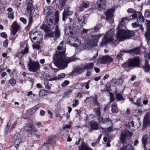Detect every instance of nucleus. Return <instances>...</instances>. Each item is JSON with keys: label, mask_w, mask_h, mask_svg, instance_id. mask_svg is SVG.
<instances>
[{"label": "nucleus", "mask_w": 150, "mask_h": 150, "mask_svg": "<svg viewBox=\"0 0 150 150\" xmlns=\"http://www.w3.org/2000/svg\"><path fill=\"white\" fill-rule=\"evenodd\" d=\"M65 76V74L64 73H62L59 74L57 76L58 79H60L62 78H64Z\"/></svg>", "instance_id": "4d7b16f0"}, {"label": "nucleus", "mask_w": 150, "mask_h": 150, "mask_svg": "<svg viewBox=\"0 0 150 150\" xmlns=\"http://www.w3.org/2000/svg\"><path fill=\"white\" fill-rule=\"evenodd\" d=\"M43 146L46 148L47 150H51L52 149V146L51 143H44Z\"/></svg>", "instance_id": "e433bc0d"}, {"label": "nucleus", "mask_w": 150, "mask_h": 150, "mask_svg": "<svg viewBox=\"0 0 150 150\" xmlns=\"http://www.w3.org/2000/svg\"><path fill=\"white\" fill-rule=\"evenodd\" d=\"M59 5L62 8H63L65 5V2L64 0H59Z\"/></svg>", "instance_id": "603ef678"}, {"label": "nucleus", "mask_w": 150, "mask_h": 150, "mask_svg": "<svg viewBox=\"0 0 150 150\" xmlns=\"http://www.w3.org/2000/svg\"><path fill=\"white\" fill-rule=\"evenodd\" d=\"M48 83V81H45L44 82L46 88L50 90L51 88V86L49 85Z\"/></svg>", "instance_id": "de8ad7c7"}, {"label": "nucleus", "mask_w": 150, "mask_h": 150, "mask_svg": "<svg viewBox=\"0 0 150 150\" xmlns=\"http://www.w3.org/2000/svg\"><path fill=\"white\" fill-rule=\"evenodd\" d=\"M100 121L103 123H105L107 122L110 121V119L109 118H103L102 117L100 118Z\"/></svg>", "instance_id": "c03bdc74"}, {"label": "nucleus", "mask_w": 150, "mask_h": 150, "mask_svg": "<svg viewBox=\"0 0 150 150\" xmlns=\"http://www.w3.org/2000/svg\"><path fill=\"white\" fill-rule=\"evenodd\" d=\"M54 139L52 137H49L48 139L49 142L51 143L52 142H54Z\"/></svg>", "instance_id": "338daca9"}, {"label": "nucleus", "mask_w": 150, "mask_h": 150, "mask_svg": "<svg viewBox=\"0 0 150 150\" xmlns=\"http://www.w3.org/2000/svg\"><path fill=\"white\" fill-rule=\"evenodd\" d=\"M113 59L112 57L108 55L103 56L102 57L99 58L98 62L103 64H105L112 62Z\"/></svg>", "instance_id": "f8f14e48"}, {"label": "nucleus", "mask_w": 150, "mask_h": 150, "mask_svg": "<svg viewBox=\"0 0 150 150\" xmlns=\"http://www.w3.org/2000/svg\"><path fill=\"white\" fill-rule=\"evenodd\" d=\"M72 124V122H69V124L66 125L64 127V129L66 128L69 129L71 127V125Z\"/></svg>", "instance_id": "e2e57ef3"}, {"label": "nucleus", "mask_w": 150, "mask_h": 150, "mask_svg": "<svg viewBox=\"0 0 150 150\" xmlns=\"http://www.w3.org/2000/svg\"><path fill=\"white\" fill-rule=\"evenodd\" d=\"M139 52L140 49L139 48H137L129 51V53L132 56L139 54Z\"/></svg>", "instance_id": "a878e982"}, {"label": "nucleus", "mask_w": 150, "mask_h": 150, "mask_svg": "<svg viewBox=\"0 0 150 150\" xmlns=\"http://www.w3.org/2000/svg\"><path fill=\"white\" fill-rule=\"evenodd\" d=\"M38 32H35L33 33V35H31L30 36V38L34 44L33 45V49H36L39 50L40 48V45L42 42V40L38 36H35Z\"/></svg>", "instance_id": "423d86ee"}, {"label": "nucleus", "mask_w": 150, "mask_h": 150, "mask_svg": "<svg viewBox=\"0 0 150 150\" xmlns=\"http://www.w3.org/2000/svg\"><path fill=\"white\" fill-rule=\"evenodd\" d=\"M72 12L69 11L68 8H65L62 13L63 21H65L67 16L71 15L72 14Z\"/></svg>", "instance_id": "6ab92c4d"}, {"label": "nucleus", "mask_w": 150, "mask_h": 150, "mask_svg": "<svg viewBox=\"0 0 150 150\" xmlns=\"http://www.w3.org/2000/svg\"><path fill=\"white\" fill-rule=\"evenodd\" d=\"M110 102H112L115 99V98L114 97V96L112 93H110Z\"/></svg>", "instance_id": "680f3d73"}, {"label": "nucleus", "mask_w": 150, "mask_h": 150, "mask_svg": "<svg viewBox=\"0 0 150 150\" xmlns=\"http://www.w3.org/2000/svg\"><path fill=\"white\" fill-rule=\"evenodd\" d=\"M111 81L112 83L117 85L121 84L123 82L122 79H112Z\"/></svg>", "instance_id": "2f4dec72"}, {"label": "nucleus", "mask_w": 150, "mask_h": 150, "mask_svg": "<svg viewBox=\"0 0 150 150\" xmlns=\"http://www.w3.org/2000/svg\"><path fill=\"white\" fill-rule=\"evenodd\" d=\"M1 36L4 38H7V35L5 32H2L1 34Z\"/></svg>", "instance_id": "bf43d9fd"}, {"label": "nucleus", "mask_w": 150, "mask_h": 150, "mask_svg": "<svg viewBox=\"0 0 150 150\" xmlns=\"http://www.w3.org/2000/svg\"><path fill=\"white\" fill-rule=\"evenodd\" d=\"M47 90H42L39 92V95L40 96H43L45 95V93L47 91Z\"/></svg>", "instance_id": "09e8293b"}, {"label": "nucleus", "mask_w": 150, "mask_h": 150, "mask_svg": "<svg viewBox=\"0 0 150 150\" xmlns=\"http://www.w3.org/2000/svg\"><path fill=\"white\" fill-rule=\"evenodd\" d=\"M141 121L138 119L134 121L129 120L127 125L128 127L130 130L134 131L139 128L141 125Z\"/></svg>", "instance_id": "0eeeda50"}, {"label": "nucleus", "mask_w": 150, "mask_h": 150, "mask_svg": "<svg viewBox=\"0 0 150 150\" xmlns=\"http://www.w3.org/2000/svg\"><path fill=\"white\" fill-rule=\"evenodd\" d=\"M127 12L128 13H132V14L131 15V16H131V18H132V15H133L134 13H137V12L136 11H134V10L132 9V8H129L127 11Z\"/></svg>", "instance_id": "864d4df0"}, {"label": "nucleus", "mask_w": 150, "mask_h": 150, "mask_svg": "<svg viewBox=\"0 0 150 150\" xmlns=\"http://www.w3.org/2000/svg\"><path fill=\"white\" fill-rule=\"evenodd\" d=\"M8 17L9 18L13 19L14 18V14L13 12H8Z\"/></svg>", "instance_id": "5fc2aeb1"}, {"label": "nucleus", "mask_w": 150, "mask_h": 150, "mask_svg": "<svg viewBox=\"0 0 150 150\" xmlns=\"http://www.w3.org/2000/svg\"><path fill=\"white\" fill-rule=\"evenodd\" d=\"M115 96L117 100L120 101L124 99L123 98L121 94L116 93H115Z\"/></svg>", "instance_id": "a19ab883"}, {"label": "nucleus", "mask_w": 150, "mask_h": 150, "mask_svg": "<svg viewBox=\"0 0 150 150\" xmlns=\"http://www.w3.org/2000/svg\"><path fill=\"white\" fill-rule=\"evenodd\" d=\"M97 4L99 10L101 11L105 8V0H98Z\"/></svg>", "instance_id": "f3484780"}, {"label": "nucleus", "mask_w": 150, "mask_h": 150, "mask_svg": "<svg viewBox=\"0 0 150 150\" xmlns=\"http://www.w3.org/2000/svg\"><path fill=\"white\" fill-rule=\"evenodd\" d=\"M84 8H87L89 6V3L88 1H86V2H83L81 4Z\"/></svg>", "instance_id": "49530a36"}, {"label": "nucleus", "mask_w": 150, "mask_h": 150, "mask_svg": "<svg viewBox=\"0 0 150 150\" xmlns=\"http://www.w3.org/2000/svg\"><path fill=\"white\" fill-rule=\"evenodd\" d=\"M139 58H134L131 60H129L125 63L122 64V66L124 68H129L130 67L138 66L139 64Z\"/></svg>", "instance_id": "6e6552de"}, {"label": "nucleus", "mask_w": 150, "mask_h": 150, "mask_svg": "<svg viewBox=\"0 0 150 150\" xmlns=\"http://www.w3.org/2000/svg\"><path fill=\"white\" fill-rule=\"evenodd\" d=\"M81 43L80 41L78 39H76L74 41L73 46L75 47L80 46Z\"/></svg>", "instance_id": "4c0bfd02"}, {"label": "nucleus", "mask_w": 150, "mask_h": 150, "mask_svg": "<svg viewBox=\"0 0 150 150\" xmlns=\"http://www.w3.org/2000/svg\"><path fill=\"white\" fill-rule=\"evenodd\" d=\"M94 64L93 63H88L86 64L83 67L84 69L90 70L93 67Z\"/></svg>", "instance_id": "7c9ffc66"}, {"label": "nucleus", "mask_w": 150, "mask_h": 150, "mask_svg": "<svg viewBox=\"0 0 150 150\" xmlns=\"http://www.w3.org/2000/svg\"><path fill=\"white\" fill-rule=\"evenodd\" d=\"M79 24H80V27L82 28L83 24H85L87 21L85 19V17L84 16L79 17L78 18Z\"/></svg>", "instance_id": "4be33fe9"}, {"label": "nucleus", "mask_w": 150, "mask_h": 150, "mask_svg": "<svg viewBox=\"0 0 150 150\" xmlns=\"http://www.w3.org/2000/svg\"><path fill=\"white\" fill-rule=\"evenodd\" d=\"M126 52L125 51H121L120 52H119L117 56V57L118 59H120L122 57V52Z\"/></svg>", "instance_id": "13d9d810"}, {"label": "nucleus", "mask_w": 150, "mask_h": 150, "mask_svg": "<svg viewBox=\"0 0 150 150\" xmlns=\"http://www.w3.org/2000/svg\"><path fill=\"white\" fill-rule=\"evenodd\" d=\"M9 82L11 86H13L16 84V82L14 79L12 78L9 80Z\"/></svg>", "instance_id": "a18cd8bd"}, {"label": "nucleus", "mask_w": 150, "mask_h": 150, "mask_svg": "<svg viewBox=\"0 0 150 150\" xmlns=\"http://www.w3.org/2000/svg\"><path fill=\"white\" fill-rule=\"evenodd\" d=\"M20 45L21 47H24L25 49L22 50L21 52L24 54H28V45L27 44L26 42H20Z\"/></svg>", "instance_id": "dca6fc26"}, {"label": "nucleus", "mask_w": 150, "mask_h": 150, "mask_svg": "<svg viewBox=\"0 0 150 150\" xmlns=\"http://www.w3.org/2000/svg\"><path fill=\"white\" fill-rule=\"evenodd\" d=\"M21 21L23 23L25 24L26 23V19L24 18L21 17L20 18Z\"/></svg>", "instance_id": "69168bd1"}, {"label": "nucleus", "mask_w": 150, "mask_h": 150, "mask_svg": "<svg viewBox=\"0 0 150 150\" xmlns=\"http://www.w3.org/2000/svg\"><path fill=\"white\" fill-rule=\"evenodd\" d=\"M28 65L29 70L33 72H37L40 67L39 62H34L31 59H30Z\"/></svg>", "instance_id": "1a4fd4ad"}, {"label": "nucleus", "mask_w": 150, "mask_h": 150, "mask_svg": "<svg viewBox=\"0 0 150 150\" xmlns=\"http://www.w3.org/2000/svg\"><path fill=\"white\" fill-rule=\"evenodd\" d=\"M79 150H92L87 145L85 144H83L79 147Z\"/></svg>", "instance_id": "c756f323"}, {"label": "nucleus", "mask_w": 150, "mask_h": 150, "mask_svg": "<svg viewBox=\"0 0 150 150\" xmlns=\"http://www.w3.org/2000/svg\"><path fill=\"white\" fill-rule=\"evenodd\" d=\"M103 141L105 142H107L106 144V146L107 147H109L110 146V140L108 137H104L103 138Z\"/></svg>", "instance_id": "79ce46f5"}, {"label": "nucleus", "mask_w": 150, "mask_h": 150, "mask_svg": "<svg viewBox=\"0 0 150 150\" xmlns=\"http://www.w3.org/2000/svg\"><path fill=\"white\" fill-rule=\"evenodd\" d=\"M69 83V81L68 80H65L61 84L62 86L63 87H65Z\"/></svg>", "instance_id": "3c124183"}, {"label": "nucleus", "mask_w": 150, "mask_h": 150, "mask_svg": "<svg viewBox=\"0 0 150 150\" xmlns=\"http://www.w3.org/2000/svg\"><path fill=\"white\" fill-rule=\"evenodd\" d=\"M90 131L91 132L93 130H97L98 128V125L96 122L93 121L90 123Z\"/></svg>", "instance_id": "aec40b11"}, {"label": "nucleus", "mask_w": 150, "mask_h": 150, "mask_svg": "<svg viewBox=\"0 0 150 150\" xmlns=\"http://www.w3.org/2000/svg\"><path fill=\"white\" fill-rule=\"evenodd\" d=\"M22 142V141L21 138H18L15 140L14 145L16 149L18 147L19 145Z\"/></svg>", "instance_id": "ea45409f"}, {"label": "nucleus", "mask_w": 150, "mask_h": 150, "mask_svg": "<svg viewBox=\"0 0 150 150\" xmlns=\"http://www.w3.org/2000/svg\"><path fill=\"white\" fill-rule=\"evenodd\" d=\"M33 125L31 124H26L24 127V129L27 132H30L31 133L36 132H37V129L33 127Z\"/></svg>", "instance_id": "ddd939ff"}, {"label": "nucleus", "mask_w": 150, "mask_h": 150, "mask_svg": "<svg viewBox=\"0 0 150 150\" xmlns=\"http://www.w3.org/2000/svg\"><path fill=\"white\" fill-rule=\"evenodd\" d=\"M28 14L32 16L37 17L39 15V12L38 10V8L36 6L35 8H34L33 11L31 12V14Z\"/></svg>", "instance_id": "b1692460"}, {"label": "nucleus", "mask_w": 150, "mask_h": 150, "mask_svg": "<svg viewBox=\"0 0 150 150\" xmlns=\"http://www.w3.org/2000/svg\"><path fill=\"white\" fill-rule=\"evenodd\" d=\"M102 36V35H91L88 38V43L91 47L96 46L97 43L100 37Z\"/></svg>", "instance_id": "9d476101"}, {"label": "nucleus", "mask_w": 150, "mask_h": 150, "mask_svg": "<svg viewBox=\"0 0 150 150\" xmlns=\"http://www.w3.org/2000/svg\"><path fill=\"white\" fill-rule=\"evenodd\" d=\"M144 122L146 125L150 126V117L149 113H147L146 114L144 118Z\"/></svg>", "instance_id": "5701e85b"}, {"label": "nucleus", "mask_w": 150, "mask_h": 150, "mask_svg": "<svg viewBox=\"0 0 150 150\" xmlns=\"http://www.w3.org/2000/svg\"><path fill=\"white\" fill-rule=\"evenodd\" d=\"M141 100V98H139L137 100V103H134V104L135 105H136L138 107H140L142 105V104L139 102Z\"/></svg>", "instance_id": "6e6d98bb"}, {"label": "nucleus", "mask_w": 150, "mask_h": 150, "mask_svg": "<svg viewBox=\"0 0 150 150\" xmlns=\"http://www.w3.org/2000/svg\"><path fill=\"white\" fill-rule=\"evenodd\" d=\"M40 107V105H37L30 108L29 110L30 114L31 115L34 114Z\"/></svg>", "instance_id": "c85d7f7f"}, {"label": "nucleus", "mask_w": 150, "mask_h": 150, "mask_svg": "<svg viewBox=\"0 0 150 150\" xmlns=\"http://www.w3.org/2000/svg\"><path fill=\"white\" fill-rule=\"evenodd\" d=\"M65 48L61 46H58L57 50L53 55L52 62L57 67L64 69L67 67L68 64L74 61L75 59L72 57L67 58L65 55Z\"/></svg>", "instance_id": "f03ea898"}, {"label": "nucleus", "mask_w": 150, "mask_h": 150, "mask_svg": "<svg viewBox=\"0 0 150 150\" xmlns=\"http://www.w3.org/2000/svg\"><path fill=\"white\" fill-rule=\"evenodd\" d=\"M8 40L6 39V40L4 42L3 45V46L5 47H7L8 45Z\"/></svg>", "instance_id": "774afa93"}, {"label": "nucleus", "mask_w": 150, "mask_h": 150, "mask_svg": "<svg viewBox=\"0 0 150 150\" xmlns=\"http://www.w3.org/2000/svg\"><path fill=\"white\" fill-rule=\"evenodd\" d=\"M12 27L13 28L12 34L13 35H14L18 31L20 26L17 24L16 22L15 21L13 23Z\"/></svg>", "instance_id": "412c9836"}, {"label": "nucleus", "mask_w": 150, "mask_h": 150, "mask_svg": "<svg viewBox=\"0 0 150 150\" xmlns=\"http://www.w3.org/2000/svg\"><path fill=\"white\" fill-rule=\"evenodd\" d=\"M102 25L100 23L98 24L94 28L89 29H83V32L84 33H86L88 31H89L91 33H96L98 32L99 30L102 27Z\"/></svg>", "instance_id": "2eb2a0df"}, {"label": "nucleus", "mask_w": 150, "mask_h": 150, "mask_svg": "<svg viewBox=\"0 0 150 150\" xmlns=\"http://www.w3.org/2000/svg\"><path fill=\"white\" fill-rule=\"evenodd\" d=\"M84 69L83 67H81L80 66H78L77 67L75 68L72 73L74 72L80 74L84 71Z\"/></svg>", "instance_id": "bb28decb"}, {"label": "nucleus", "mask_w": 150, "mask_h": 150, "mask_svg": "<svg viewBox=\"0 0 150 150\" xmlns=\"http://www.w3.org/2000/svg\"><path fill=\"white\" fill-rule=\"evenodd\" d=\"M94 110L95 112V114L97 116L99 117L100 116L101 114L100 108H95Z\"/></svg>", "instance_id": "37998d69"}, {"label": "nucleus", "mask_w": 150, "mask_h": 150, "mask_svg": "<svg viewBox=\"0 0 150 150\" xmlns=\"http://www.w3.org/2000/svg\"><path fill=\"white\" fill-rule=\"evenodd\" d=\"M150 140V138L148 135L146 134L143 135L142 141L144 148L145 147L146 145L149 142Z\"/></svg>", "instance_id": "a211bd4d"}, {"label": "nucleus", "mask_w": 150, "mask_h": 150, "mask_svg": "<svg viewBox=\"0 0 150 150\" xmlns=\"http://www.w3.org/2000/svg\"><path fill=\"white\" fill-rule=\"evenodd\" d=\"M111 111L113 113H116L118 112V108H117V105L115 103H113L111 106Z\"/></svg>", "instance_id": "cd10ccee"}, {"label": "nucleus", "mask_w": 150, "mask_h": 150, "mask_svg": "<svg viewBox=\"0 0 150 150\" xmlns=\"http://www.w3.org/2000/svg\"><path fill=\"white\" fill-rule=\"evenodd\" d=\"M79 24L77 22L74 21L72 25V27L73 28V30L75 31H76L78 30H79L80 28H81L80 27V26H79L78 25Z\"/></svg>", "instance_id": "473e14b6"}, {"label": "nucleus", "mask_w": 150, "mask_h": 150, "mask_svg": "<svg viewBox=\"0 0 150 150\" xmlns=\"http://www.w3.org/2000/svg\"><path fill=\"white\" fill-rule=\"evenodd\" d=\"M35 7L33 6V4L31 3L28 2L27 4L26 10L28 14H31V12Z\"/></svg>", "instance_id": "393cba45"}, {"label": "nucleus", "mask_w": 150, "mask_h": 150, "mask_svg": "<svg viewBox=\"0 0 150 150\" xmlns=\"http://www.w3.org/2000/svg\"><path fill=\"white\" fill-rule=\"evenodd\" d=\"M73 29H71L70 26L67 27L65 29V33L67 34H72L73 33Z\"/></svg>", "instance_id": "c9c22d12"}, {"label": "nucleus", "mask_w": 150, "mask_h": 150, "mask_svg": "<svg viewBox=\"0 0 150 150\" xmlns=\"http://www.w3.org/2000/svg\"><path fill=\"white\" fill-rule=\"evenodd\" d=\"M33 22V16H30L29 17V21L28 25H31Z\"/></svg>", "instance_id": "052dcab7"}, {"label": "nucleus", "mask_w": 150, "mask_h": 150, "mask_svg": "<svg viewBox=\"0 0 150 150\" xmlns=\"http://www.w3.org/2000/svg\"><path fill=\"white\" fill-rule=\"evenodd\" d=\"M143 67L146 72H148L150 70V66L147 60L145 61V64L143 66Z\"/></svg>", "instance_id": "72a5a7b5"}, {"label": "nucleus", "mask_w": 150, "mask_h": 150, "mask_svg": "<svg viewBox=\"0 0 150 150\" xmlns=\"http://www.w3.org/2000/svg\"><path fill=\"white\" fill-rule=\"evenodd\" d=\"M55 36L57 38H59L60 36V31L59 29L58 26L57 25L55 27Z\"/></svg>", "instance_id": "f704fd0d"}, {"label": "nucleus", "mask_w": 150, "mask_h": 150, "mask_svg": "<svg viewBox=\"0 0 150 150\" xmlns=\"http://www.w3.org/2000/svg\"><path fill=\"white\" fill-rule=\"evenodd\" d=\"M101 129H102L103 133L104 134H107L109 132L112 131V128L111 127H109L106 128H101Z\"/></svg>", "instance_id": "58836bf2"}, {"label": "nucleus", "mask_w": 150, "mask_h": 150, "mask_svg": "<svg viewBox=\"0 0 150 150\" xmlns=\"http://www.w3.org/2000/svg\"><path fill=\"white\" fill-rule=\"evenodd\" d=\"M115 11V8H111L108 9L105 13L106 19L110 24L113 22V16Z\"/></svg>", "instance_id": "9b49d317"}, {"label": "nucleus", "mask_w": 150, "mask_h": 150, "mask_svg": "<svg viewBox=\"0 0 150 150\" xmlns=\"http://www.w3.org/2000/svg\"><path fill=\"white\" fill-rule=\"evenodd\" d=\"M147 26V32L145 33V36L147 40V43L150 45V21H146Z\"/></svg>", "instance_id": "4468645a"}, {"label": "nucleus", "mask_w": 150, "mask_h": 150, "mask_svg": "<svg viewBox=\"0 0 150 150\" xmlns=\"http://www.w3.org/2000/svg\"><path fill=\"white\" fill-rule=\"evenodd\" d=\"M132 25L133 28H134L139 27L140 25L138 23V22H135L132 23Z\"/></svg>", "instance_id": "8fccbe9b"}, {"label": "nucleus", "mask_w": 150, "mask_h": 150, "mask_svg": "<svg viewBox=\"0 0 150 150\" xmlns=\"http://www.w3.org/2000/svg\"><path fill=\"white\" fill-rule=\"evenodd\" d=\"M44 13L45 14H47L45 19L47 23L46 25L44 24L42 25L41 28L44 30L50 38L54 37L55 36V33L51 32L54 27L53 20L54 19V14L49 7L45 8Z\"/></svg>", "instance_id": "7ed1b4c3"}, {"label": "nucleus", "mask_w": 150, "mask_h": 150, "mask_svg": "<svg viewBox=\"0 0 150 150\" xmlns=\"http://www.w3.org/2000/svg\"><path fill=\"white\" fill-rule=\"evenodd\" d=\"M114 34V33L110 31H109L108 33H106L104 36V38L102 40L100 44V46L101 47L105 46L107 43L111 42L113 43H115L116 42V40H115L113 38Z\"/></svg>", "instance_id": "39448f33"}, {"label": "nucleus", "mask_w": 150, "mask_h": 150, "mask_svg": "<svg viewBox=\"0 0 150 150\" xmlns=\"http://www.w3.org/2000/svg\"><path fill=\"white\" fill-rule=\"evenodd\" d=\"M132 16V18H131V16L122 18L119 22L117 28V35L115 37L117 40L122 41L125 39H129L134 36V32L133 31L126 30L125 29L122 28L123 27H125V24L128 21L138 18L139 21L141 22L144 21V18L140 12L134 13Z\"/></svg>", "instance_id": "f257e3e1"}, {"label": "nucleus", "mask_w": 150, "mask_h": 150, "mask_svg": "<svg viewBox=\"0 0 150 150\" xmlns=\"http://www.w3.org/2000/svg\"><path fill=\"white\" fill-rule=\"evenodd\" d=\"M132 135V133L127 130H125L121 134L120 136V142L123 145V146L120 148V150H134L132 146L128 144L125 145L126 139H129Z\"/></svg>", "instance_id": "20e7f679"}, {"label": "nucleus", "mask_w": 150, "mask_h": 150, "mask_svg": "<svg viewBox=\"0 0 150 150\" xmlns=\"http://www.w3.org/2000/svg\"><path fill=\"white\" fill-rule=\"evenodd\" d=\"M79 104V103L78 102V101L77 100H76L73 104L72 106L73 107H76Z\"/></svg>", "instance_id": "0e129e2a"}]
</instances>
